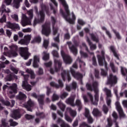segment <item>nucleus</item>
I'll list each match as a JSON object with an SVG mask.
<instances>
[{
    "mask_svg": "<svg viewBox=\"0 0 127 127\" xmlns=\"http://www.w3.org/2000/svg\"><path fill=\"white\" fill-rule=\"evenodd\" d=\"M92 64L93 66H98V64H97V59H96V57L94 56L92 58Z\"/></svg>",
    "mask_w": 127,
    "mask_h": 127,
    "instance_id": "680f3d73",
    "label": "nucleus"
},
{
    "mask_svg": "<svg viewBox=\"0 0 127 127\" xmlns=\"http://www.w3.org/2000/svg\"><path fill=\"white\" fill-rule=\"evenodd\" d=\"M18 44H21V45H28V43L26 40H25L24 38V39H21L20 41L18 42Z\"/></svg>",
    "mask_w": 127,
    "mask_h": 127,
    "instance_id": "37998d69",
    "label": "nucleus"
},
{
    "mask_svg": "<svg viewBox=\"0 0 127 127\" xmlns=\"http://www.w3.org/2000/svg\"><path fill=\"white\" fill-rule=\"evenodd\" d=\"M116 109L119 114L120 117H121V118H124V117H125L126 115L124 113V111L123 110V108H122V106H121L120 102H119L118 101L116 102Z\"/></svg>",
    "mask_w": 127,
    "mask_h": 127,
    "instance_id": "f8f14e48",
    "label": "nucleus"
},
{
    "mask_svg": "<svg viewBox=\"0 0 127 127\" xmlns=\"http://www.w3.org/2000/svg\"><path fill=\"white\" fill-rule=\"evenodd\" d=\"M110 50L113 53L114 56L117 59V60H120V55L118 54L117 51H116V48L114 46H110Z\"/></svg>",
    "mask_w": 127,
    "mask_h": 127,
    "instance_id": "5701e85b",
    "label": "nucleus"
},
{
    "mask_svg": "<svg viewBox=\"0 0 127 127\" xmlns=\"http://www.w3.org/2000/svg\"><path fill=\"white\" fill-rule=\"evenodd\" d=\"M59 84H57L56 88L57 89H59V88H63L64 87V84H63V82L61 79H59L58 80Z\"/></svg>",
    "mask_w": 127,
    "mask_h": 127,
    "instance_id": "4c0bfd02",
    "label": "nucleus"
},
{
    "mask_svg": "<svg viewBox=\"0 0 127 127\" xmlns=\"http://www.w3.org/2000/svg\"><path fill=\"white\" fill-rule=\"evenodd\" d=\"M58 107L60 108V109L63 112H64L65 111V109L66 108V105H65L62 102L60 101L57 104Z\"/></svg>",
    "mask_w": 127,
    "mask_h": 127,
    "instance_id": "2f4dec72",
    "label": "nucleus"
},
{
    "mask_svg": "<svg viewBox=\"0 0 127 127\" xmlns=\"http://www.w3.org/2000/svg\"><path fill=\"white\" fill-rule=\"evenodd\" d=\"M92 114L94 117H102V113L97 108H94L93 109Z\"/></svg>",
    "mask_w": 127,
    "mask_h": 127,
    "instance_id": "a878e982",
    "label": "nucleus"
},
{
    "mask_svg": "<svg viewBox=\"0 0 127 127\" xmlns=\"http://www.w3.org/2000/svg\"><path fill=\"white\" fill-rule=\"evenodd\" d=\"M36 115L37 117H39L40 119H44L45 118V114L43 112H36Z\"/></svg>",
    "mask_w": 127,
    "mask_h": 127,
    "instance_id": "ea45409f",
    "label": "nucleus"
},
{
    "mask_svg": "<svg viewBox=\"0 0 127 127\" xmlns=\"http://www.w3.org/2000/svg\"><path fill=\"white\" fill-rule=\"evenodd\" d=\"M95 77L96 79L100 78V71L98 69H95Z\"/></svg>",
    "mask_w": 127,
    "mask_h": 127,
    "instance_id": "13d9d810",
    "label": "nucleus"
},
{
    "mask_svg": "<svg viewBox=\"0 0 127 127\" xmlns=\"http://www.w3.org/2000/svg\"><path fill=\"white\" fill-rule=\"evenodd\" d=\"M87 96H88L89 98H90L91 103L93 104V105H95V103H94V97H93L92 94H91L90 92H88Z\"/></svg>",
    "mask_w": 127,
    "mask_h": 127,
    "instance_id": "3c124183",
    "label": "nucleus"
},
{
    "mask_svg": "<svg viewBox=\"0 0 127 127\" xmlns=\"http://www.w3.org/2000/svg\"><path fill=\"white\" fill-rule=\"evenodd\" d=\"M70 38H71V36L70 35L69 32H67L64 34V39H65L66 40H69Z\"/></svg>",
    "mask_w": 127,
    "mask_h": 127,
    "instance_id": "0e129e2a",
    "label": "nucleus"
},
{
    "mask_svg": "<svg viewBox=\"0 0 127 127\" xmlns=\"http://www.w3.org/2000/svg\"><path fill=\"white\" fill-rule=\"evenodd\" d=\"M62 78H63V81H65L66 78H67V80L68 82L71 81V76H70V73L69 71L66 70H63L61 73Z\"/></svg>",
    "mask_w": 127,
    "mask_h": 127,
    "instance_id": "ddd939ff",
    "label": "nucleus"
},
{
    "mask_svg": "<svg viewBox=\"0 0 127 127\" xmlns=\"http://www.w3.org/2000/svg\"><path fill=\"white\" fill-rule=\"evenodd\" d=\"M28 15L30 16V18H27L26 15L24 14H22V19L21 24L22 26H26V25H30L31 24V18H32V9H30L27 11Z\"/></svg>",
    "mask_w": 127,
    "mask_h": 127,
    "instance_id": "20e7f679",
    "label": "nucleus"
},
{
    "mask_svg": "<svg viewBox=\"0 0 127 127\" xmlns=\"http://www.w3.org/2000/svg\"><path fill=\"white\" fill-rule=\"evenodd\" d=\"M52 54L54 57H56L57 58H58V57H59V54H58V52H57L56 50L53 51Z\"/></svg>",
    "mask_w": 127,
    "mask_h": 127,
    "instance_id": "338daca9",
    "label": "nucleus"
},
{
    "mask_svg": "<svg viewBox=\"0 0 127 127\" xmlns=\"http://www.w3.org/2000/svg\"><path fill=\"white\" fill-rule=\"evenodd\" d=\"M103 91L106 92L107 98H111L112 97V92L110 89H108L107 87H105Z\"/></svg>",
    "mask_w": 127,
    "mask_h": 127,
    "instance_id": "72a5a7b5",
    "label": "nucleus"
},
{
    "mask_svg": "<svg viewBox=\"0 0 127 127\" xmlns=\"http://www.w3.org/2000/svg\"><path fill=\"white\" fill-rule=\"evenodd\" d=\"M19 53L21 57H23L25 60L28 59V57L30 55V54L28 53V49L27 48H20Z\"/></svg>",
    "mask_w": 127,
    "mask_h": 127,
    "instance_id": "0eeeda50",
    "label": "nucleus"
},
{
    "mask_svg": "<svg viewBox=\"0 0 127 127\" xmlns=\"http://www.w3.org/2000/svg\"><path fill=\"white\" fill-rule=\"evenodd\" d=\"M11 17L14 19L16 21H18V15L16 14H14L11 15Z\"/></svg>",
    "mask_w": 127,
    "mask_h": 127,
    "instance_id": "774afa93",
    "label": "nucleus"
},
{
    "mask_svg": "<svg viewBox=\"0 0 127 127\" xmlns=\"http://www.w3.org/2000/svg\"><path fill=\"white\" fill-rule=\"evenodd\" d=\"M86 118L87 119V122L88 124H93V123H94V119H93V117H92L91 115Z\"/></svg>",
    "mask_w": 127,
    "mask_h": 127,
    "instance_id": "09e8293b",
    "label": "nucleus"
},
{
    "mask_svg": "<svg viewBox=\"0 0 127 127\" xmlns=\"http://www.w3.org/2000/svg\"><path fill=\"white\" fill-rule=\"evenodd\" d=\"M59 1L63 5L66 12V13H65L63 10L61 11V13H62L63 17L65 20L69 22L70 24H74L75 23V20H76V16L75 14H74V12H71L72 18L69 17V16H70V10H69V6L67 4L66 1L65 0H59Z\"/></svg>",
    "mask_w": 127,
    "mask_h": 127,
    "instance_id": "f257e3e1",
    "label": "nucleus"
},
{
    "mask_svg": "<svg viewBox=\"0 0 127 127\" xmlns=\"http://www.w3.org/2000/svg\"><path fill=\"white\" fill-rule=\"evenodd\" d=\"M22 87L23 89H24L27 91L31 90V86L28 84V83H27V80H26V79H25L24 81H23L22 84Z\"/></svg>",
    "mask_w": 127,
    "mask_h": 127,
    "instance_id": "412c9836",
    "label": "nucleus"
},
{
    "mask_svg": "<svg viewBox=\"0 0 127 127\" xmlns=\"http://www.w3.org/2000/svg\"><path fill=\"white\" fill-rule=\"evenodd\" d=\"M69 48L71 52H72L74 55H77L78 50H77V47H76L75 45H72L71 47L69 46Z\"/></svg>",
    "mask_w": 127,
    "mask_h": 127,
    "instance_id": "cd10ccee",
    "label": "nucleus"
},
{
    "mask_svg": "<svg viewBox=\"0 0 127 127\" xmlns=\"http://www.w3.org/2000/svg\"><path fill=\"white\" fill-rule=\"evenodd\" d=\"M0 102H1L3 105L4 106H10L11 108L14 106V104H15V101L14 100H11V105H10V102L8 101H4L3 99L1 96H0Z\"/></svg>",
    "mask_w": 127,
    "mask_h": 127,
    "instance_id": "dca6fc26",
    "label": "nucleus"
},
{
    "mask_svg": "<svg viewBox=\"0 0 127 127\" xmlns=\"http://www.w3.org/2000/svg\"><path fill=\"white\" fill-rule=\"evenodd\" d=\"M7 26L8 27V28H11V29H20V27H19V25L18 24H15V23H11L10 22H8L7 23Z\"/></svg>",
    "mask_w": 127,
    "mask_h": 127,
    "instance_id": "6ab92c4d",
    "label": "nucleus"
},
{
    "mask_svg": "<svg viewBox=\"0 0 127 127\" xmlns=\"http://www.w3.org/2000/svg\"><path fill=\"white\" fill-rule=\"evenodd\" d=\"M4 51L3 55L5 56H8V57L10 58L11 57H16V56H17V53L15 52H7L8 51V49L6 47L4 48Z\"/></svg>",
    "mask_w": 127,
    "mask_h": 127,
    "instance_id": "9d476101",
    "label": "nucleus"
},
{
    "mask_svg": "<svg viewBox=\"0 0 127 127\" xmlns=\"http://www.w3.org/2000/svg\"><path fill=\"white\" fill-rule=\"evenodd\" d=\"M35 42H36L37 43H40V42H41V37H35L32 41V43H34Z\"/></svg>",
    "mask_w": 127,
    "mask_h": 127,
    "instance_id": "a19ab883",
    "label": "nucleus"
},
{
    "mask_svg": "<svg viewBox=\"0 0 127 127\" xmlns=\"http://www.w3.org/2000/svg\"><path fill=\"white\" fill-rule=\"evenodd\" d=\"M87 42H88L90 47V49L91 50H95L97 49V46L96 45V44H93V43H92V42H91V40H90V38H89V37L87 38Z\"/></svg>",
    "mask_w": 127,
    "mask_h": 127,
    "instance_id": "393cba45",
    "label": "nucleus"
},
{
    "mask_svg": "<svg viewBox=\"0 0 127 127\" xmlns=\"http://www.w3.org/2000/svg\"><path fill=\"white\" fill-rule=\"evenodd\" d=\"M51 19L52 21V27L55 26V24H56V19L55 18V17L51 16Z\"/></svg>",
    "mask_w": 127,
    "mask_h": 127,
    "instance_id": "5fc2aeb1",
    "label": "nucleus"
},
{
    "mask_svg": "<svg viewBox=\"0 0 127 127\" xmlns=\"http://www.w3.org/2000/svg\"><path fill=\"white\" fill-rule=\"evenodd\" d=\"M70 72L71 75L76 79V80H82V78H83V75L80 73L79 72H76L74 69L70 68Z\"/></svg>",
    "mask_w": 127,
    "mask_h": 127,
    "instance_id": "9b49d317",
    "label": "nucleus"
},
{
    "mask_svg": "<svg viewBox=\"0 0 127 127\" xmlns=\"http://www.w3.org/2000/svg\"><path fill=\"white\" fill-rule=\"evenodd\" d=\"M118 82V77L117 76L113 75V74H110L109 77H108L107 83L109 85H114V84H116Z\"/></svg>",
    "mask_w": 127,
    "mask_h": 127,
    "instance_id": "1a4fd4ad",
    "label": "nucleus"
},
{
    "mask_svg": "<svg viewBox=\"0 0 127 127\" xmlns=\"http://www.w3.org/2000/svg\"><path fill=\"white\" fill-rule=\"evenodd\" d=\"M11 118L14 119V120H17L20 119L21 115L19 113V111L18 110H14L12 112V114L10 115Z\"/></svg>",
    "mask_w": 127,
    "mask_h": 127,
    "instance_id": "a211bd4d",
    "label": "nucleus"
},
{
    "mask_svg": "<svg viewBox=\"0 0 127 127\" xmlns=\"http://www.w3.org/2000/svg\"><path fill=\"white\" fill-rule=\"evenodd\" d=\"M110 67H111L113 73H116L117 70H116V67L115 66V64H114V63H110Z\"/></svg>",
    "mask_w": 127,
    "mask_h": 127,
    "instance_id": "052dcab7",
    "label": "nucleus"
},
{
    "mask_svg": "<svg viewBox=\"0 0 127 127\" xmlns=\"http://www.w3.org/2000/svg\"><path fill=\"white\" fill-rule=\"evenodd\" d=\"M84 116L85 118H88V117H90V116H91V115L90 114V110H89V109H88L87 108L85 109Z\"/></svg>",
    "mask_w": 127,
    "mask_h": 127,
    "instance_id": "c03bdc74",
    "label": "nucleus"
},
{
    "mask_svg": "<svg viewBox=\"0 0 127 127\" xmlns=\"http://www.w3.org/2000/svg\"><path fill=\"white\" fill-rule=\"evenodd\" d=\"M6 21V15L5 14H3L2 17L0 19V22L1 23L5 22Z\"/></svg>",
    "mask_w": 127,
    "mask_h": 127,
    "instance_id": "6e6d98bb",
    "label": "nucleus"
},
{
    "mask_svg": "<svg viewBox=\"0 0 127 127\" xmlns=\"http://www.w3.org/2000/svg\"><path fill=\"white\" fill-rule=\"evenodd\" d=\"M86 88L88 91H94L95 95V102H98L99 101V89H98V82L97 81H94L92 83V86L91 84L87 83L86 84Z\"/></svg>",
    "mask_w": 127,
    "mask_h": 127,
    "instance_id": "7ed1b4c3",
    "label": "nucleus"
},
{
    "mask_svg": "<svg viewBox=\"0 0 127 127\" xmlns=\"http://www.w3.org/2000/svg\"><path fill=\"white\" fill-rule=\"evenodd\" d=\"M40 62L39 56L35 55L34 56V61L33 66L34 68H38L39 67V63Z\"/></svg>",
    "mask_w": 127,
    "mask_h": 127,
    "instance_id": "f3484780",
    "label": "nucleus"
},
{
    "mask_svg": "<svg viewBox=\"0 0 127 127\" xmlns=\"http://www.w3.org/2000/svg\"><path fill=\"white\" fill-rule=\"evenodd\" d=\"M9 48L11 49V52H16L17 51V46L16 45L12 44L11 46H9Z\"/></svg>",
    "mask_w": 127,
    "mask_h": 127,
    "instance_id": "c9c22d12",
    "label": "nucleus"
},
{
    "mask_svg": "<svg viewBox=\"0 0 127 127\" xmlns=\"http://www.w3.org/2000/svg\"><path fill=\"white\" fill-rule=\"evenodd\" d=\"M52 27L53 35H56V34H57V33L58 32V27L55 26Z\"/></svg>",
    "mask_w": 127,
    "mask_h": 127,
    "instance_id": "bf43d9fd",
    "label": "nucleus"
},
{
    "mask_svg": "<svg viewBox=\"0 0 127 127\" xmlns=\"http://www.w3.org/2000/svg\"><path fill=\"white\" fill-rule=\"evenodd\" d=\"M75 101V97H69L66 100V104L68 105H70L71 107H75V105H74V102Z\"/></svg>",
    "mask_w": 127,
    "mask_h": 127,
    "instance_id": "b1692460",
    "label": "nucleus"
},
{
    "mask_svg": "<svg viewBox=\"0 0 127 127\" xmlns=\"http://www.w3.org/2000/svg\"><path fill=\"white\" fill-rule=\"evenodd\" d=\"M61 55L63 59L64 62L65 63V64L70 65V64H72V62H73V59H72L71 56L66 54L64 51H61Z\"/></svg>",
    "mask_w": 127,
    "mask_h": 127,
    "instance_id": "423d86ee",
    "label": "nucleus"
},
{
    "mask_svg": "<svg viewBox=\"0 0 127 127\" xmlns=\"http://www.w3.org/2000/svg\"><path fill=\"white\" fill-rule=\"evenodd\" d=\"M1 127H6L8 126V123L5 122V120L3 119L1 121Z\"/></svg>",
    "mask_w": 127,
    "mask_h": 127,
    "instance_id": "69168bd1",
    "label": "nucleus"
},
{
    "mask_svg": "<svg viewBox=\"0 0 127 127\" xmlns=\"http://www.w3.org/2000/svg\"><path fill=\"white\" fill-rule=\"evenodd\" d=\"M9 122L10 123V126H11V127H16V126H17V125H18V123H17V122H13L12 119L10 120Z\"/></svg>",
    "mask_w": 127,
    "mask_h": 127,
    "instance_id": "603ef678",
    "label": "nucleus"
},
{
    "mask_svg": "<svg viewBox=\"0 0 127 127\" xmlns=\"http://www.w3.org/2000/svg\"><path fill=\"white\" fill-rule=\"evenodd\" d=\"M17 99L19 100H25L26 95L22 92H19L18 95L17 96Z\"/></svg>",
    "mask_w": 127,
    "mask_h": 127,
    "instance_id": "473e14b6",
    "label": "nucleus"
},
{
    "mask_svg": "<svg viewBox=\"0 0 127 127\" xmlns=\"http://www.w3.org/2000/svg\"><path fill=\"white\" fill-rule=\"evenodd\" d=\"M55 70L56 72H59L62 67V62L60 61L55 60Z\"/></svg>",
    "mask_w": 127,
    "mask_h": 127,
    "instance_id": "2eb2a0df",
    "label": "nucleus"
},
{
    "mask_svg": "<svg viewBox=\"0 0 127 127\" xmlns=\"http://www.w3.org/2000/svg\"><path fill=\"white\" fill-rule=\"evenodd\" d=\"M8 91L10 94H16L17 93V85L15 83H13L8 88Z\"/></svg>",
    "mask_w": 127,
    "mask_h": 127,
    "instance_id": "4468645a",
    "label": "nucleus"
},
{
    "mask_svg": "<svg viewBox=\"0 0 127 127\" xmlns=\"http://www.w3.org/2000/svg\"><path fill=\"white\" fill-rule=\"evenodd\" d=\"M67 111L69 113L71 117H72L74 118L76 116H77V112H76V111L72 110V109L71 108H67Z\"/></svg>",
    "mask_w": 127,
    "mask_h": 127,
    "instance_id": "c85d7f7f",
    "label": "nucleus"
},
{
    "mask_svg": "<svg viewBox=\"0 0 127 127\" xmlns=\"http://www.w3.org/2000/svg\"><path fill=\"white\" fill-rule=\"evenodd\" d=\"M24 39L27 41L28 44H29L30 40H31V35H27L24 36Z\"/></svg>",
    "mask_w": 127,
    "mask_h": 127,
    "instance_id": "79ce46f5",
    "label": "nucleus"
},
{
    "mask_svg": "<svg viewBox=\"0 0 127 127\" xmlns=\"http://www.w3.org/2000/svg\"><path fill=\"white\" fill-rule=\"evenodd\" d=\"M50 6L51 7V9L52 10H53L54 14L56 15V13H57V12L58 11V10H57V9H55L54 7H53V5L52 4V3L50 4Z\"/></svg>",
    "mask_w": 127,
    "mask_h": 127,
    "instance_id": "8fccbe9b",
    "label": "nucleus"
},
{
    "mask_svg": "<svg viewBox=\"0 0 127 127\" xmlns=\"http://www.w3.org/2000/svg\"><path fill=\"white\" fill-rule=\"evenodd\" d=\"M101 56L98 55L97 59L98 61V64L99 66H104V63L105 65V67L108 69V63L106 62V59H105V51H101Z\"/></svg>",
    "mask_w": 127,
    "mask_h": 127,
    "instance_id": "39448f33",
    "label": "nucleus"
},
{
    "mask_svg": "<svg viewBox=\"0 0 127 127\" xmlns=\"http://www.w3.org/2000/svg\"><path fill=\"white\" fill-rule=\"evenodd\" d=\"M49 45V41L47 40H44L43 43V46L46 49L48 48V45Z\"/></svg>",
    "mask_w": 127,
    "mask_h": 127,
    "instance_id": "864d4df0",
    "label": "nucleus"
},
{
    "mask_svg": "<svg viewBox=\"0 0 127 127\" xmlns=\"http://www.w3.org/2000/svg\"><path fill=\"white\" fill-rule=\"evenodd\" d=\"M121 73H122V75L124 77H126V80L127 82V68L121 67Z\"/></svg>",
    "mask_w": 127,
    "mask_h": 127,
    "instance_id": "7c9ffc66",
    "label": "nucleus"
},
{
    "mask_svg": "<svg viewBox=\"0 0 127 127\" xmlns=\"http://www.w3.org/2000/svg\"><path fill=\"white\" fill-rule=\"evenodd\" d=\"M44 56L43 57V59L44 61H47V60H49V54L46 53V52H44Z\"/></svg>",
    "mask_w": 127,
    "mask_h": 127,
    "instance_id": "a18cd8bd",
    "label": "nucleus"
},
{
    "mask_svg": "<svg viewBox=\"0 0 127 127\" xmlns=\"http://www.w3.org/2000/svg\"><path fill=\"white\" fill-rule=\"evenodd\" d=\"M74 107H77L78 108V111L79 112H81L82 111V109H83V105L82 104V102L81 100L79 99H76L75 101V103L74 104Z\"/></svg>",
    "mask_w": 127,
    "mask_h": 127,
    "instance_id": "4be33fe9",
    "label": "nucleus"
},
{
    "mask_svg": "<svg viewBox=\"0 0 127 127\" xmlns=\"http://www.w3.org/2000/svg\"><path fill=\"white\" fill-rule=\"evenodd\" d=\"M41 8L42 9L39 12L41 17L40 19L35 18L34 19L33 24L34 27H35L36 24H38V23H42V22L44 21V19H45V14L44 13V11L47 12V14H48V13L49 12V9L46 5L44 4L42 5Z\"/></svg>",
    "mask_w": 127,
    "mask_h": 127,
    "instance_id": "f03ea898",
    "label": "nucleus"
},
{
    "mask_svg": "<svg viewBox=\"0 0 127 127\" xmlns=\"http://www.w3.org/2000/svg\"><path fill=\"white\" fill-rule=\"evenodd\" d=\"M102 110L105 115H107V114H108L109 112V108L106 105H104L103 106Z\"/></svg>",
    "mask_w": 127,
    "mask_h": 127,
    "instance_id": "49530a36",
    "label": "nucleus"
},
{
    "mask_svg": "<svg viewBox=\"0 0 127 127\" xmlns=\"http://www.w3.org/2000/svg\"><path fill=\"white\" fill-rule=\"evenodd\" d=\"M113 31L115 34L117 39H118L119 40H121V39H122V37L121 36V34H120V33L119 32H117V30L115 29H113Z\"/></svg>",
    "mask_w": 127,
    "mask_h": 127,
    "instance_id": "58836bf2",
    "label": "nucleus"
},
{
    "mask_svg": "<svg viewBox=\"0 0 127 127\" xmlns=\"http://www.w3.org/2000/svg\"><path fill=\"white\" fill-rule=\"evenodd\" d=\"M108 124L106 127H112L113 126V121L111 119L107 120Z\"/></svg>",
    "mask_w": 127,
    "mask_h": 127,
    "instance_id": "e2e57ef3",
    "label": "nucleus"
},
{
    "mask_svg": "<svg viewBox=\"0 0 127 127\" xmlns=\"http://www.w3.org/2000/svg\"><path fill=\"white\" fill-rule=\"evenodd\" d=\"M90 35L91 36V39L93 41L96 42V43H98L99 42V37L95 35L93 33L90 34Z\"/></svg>",
    "mask_w": 127,
    "mask_h": 127,
    "instance_id": "f704fd0d",
    "label": "nucleus"
},
{
    "mask_svg": "<svg viewBox=\"0 0 127 127\" xmlns=\"http://www.w3.org/2000/svg\"><path fill=\"white\" fill-rule=\"evenodd\" d=\"M59 100V96L55 93L53 95L52 101L55 102V101H58Z\"/></svg>",
    "mask_w": 127,
    "mask_h": 127,
    "instance_id": "de8ad7c7",
    "label": "nucleus"
},
{
    "mask_svg": "<svg viewBox=\"0 0 127 127\" xmlns=\"http://www.w3.org/2000/svg\"><path fill=\"white\" fill-rule=\"evenodd\" d=\"M20 1H21V0H14L13 3V7H15V8H18L20 5L19 4Z\"/></svg>",
    "mask_w": 127,
    "mask_h": 127,
    "instance_id": "e433bc0d",
    "label": "nucleus"
},
{
    "mask_svg": "<svg viewBox=\"0 0 127 127\" xmlns=\"http://www.w3.org/2000/svg\"><path fill=\"white\" fill-rule=\"evenodd\" d=\"M32 106V102H31V100H29L26 104H24L23 106L27 109V111L29 112H32L31 107Z\"/></svg>",
    "mask_w": 127,
    "mask_h": 127,
    "instance_id": "bb28decb",
    "label": "nucleus"
},
{
    "mask_svg": "<svg viewBox=\"0 0 127 127\" xmlns=\"http://www.w3.org/2000/svg\"><path fill=\"white\" fill-rule=\"evenodd\" d=\"M64 117H65V119L66 120V121H67V122H68V123H72L73 120H72V119H71L70 117H69V116L65 114Z\"/></svg>",
    "mask_w": 127,
    "mask_h": 127,
    "instance_id": "4d7b16f0",
    "label": "nucleus"
},
{
    "mask_svg": "<svg viewBox=\"0 0 127 127\" xmlns=\"http://www.w3.org/2000/svg\"><path fill=\"white\" fill-rule=\"evenodd\" d=\"M44 98H45V95H39L38 97V102L40 104V108L43 109V105H44Z\"/></svg>",
    "mask_w": 127,
    "mask_h": 127,
    "instance_id": "aec40b11",
    "label": "nucleus"
},
{
    "mask_svg": "<svg viewBox=\"0 0 127 127\" xmlns=\"http://www.w3.org/2000/svg\"><path fill=\"white\" fill-rule=\"evenodd\" d=\"M1 13H3V12H6V13H9L10 12V9L7 8H5V5L4 4H2L1 6Z\"/></svg>",
    "mask_w": 127,
    "mask_h": 127,
    "instance_id": "c756f323",
    "label": "nucleus"
},
{
    "mask_svg": "<svg viewBox=\"0 0 127 127\" xmlns=\"http://www.w3.org/2000/svg\"><path fill=\"white\" fill-rule=\"evenodd\" d=\"M42 34L46 36H49V35L51 33V29H50V26L47 24H45L42 25Z\"/></svg>",
    "mask_w": 127,
    "mask_h": 127,
    "instance_id": "6e6552de",
    "label": "nucleus"
}]
</instances>
